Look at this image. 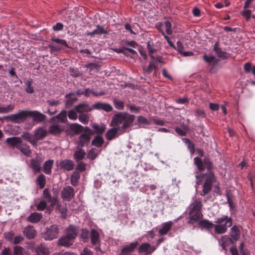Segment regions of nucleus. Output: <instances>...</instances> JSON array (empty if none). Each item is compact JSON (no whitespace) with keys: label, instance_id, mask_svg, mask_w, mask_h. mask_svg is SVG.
<instances>
[{"label":"nucleus","instance_id":"f257e3e1","mask_svg":"<svg viewBox=\"0 0 255 255\" xmlns=\"http://www.w3.org/2000/svg\"><path fill=\"white\" fill-rule=\"evenodd\" d=\"M135 120V116L127 112H118L113 115L110 126H116L124 133L130 128Z\"/></svg>","mask_w":255,"mask_h":255},{"label":"nucleus","instance_id":"f03ea898","mask_svg":"<svg viewBox=\"0 0 255 255\" xmlns=\"http://www.w3.org/2000/svg\"><path fill=\"white\" fill-rule=\"evenodd\" d=\"M78 234L77 227L70 225L65 229V235L58 239V245L65 247H70L75 242V240Z\"/></svg>","mask_w":255,"mask_h":255},{"label":"nucleus","instance_id":"7ed1b4c3","mask_svg":"<svg viewBox=\"0 0 255 255\" xmlns=\"http://www.w3.org/2000/svg\"><path fill=\"white\" fill-rule=\"evenodd\" d=\"M59 230L58 226L53 225L45 229V231L42 234V238L46 241H51L57 238Z\"/></svg>","mask_w":255,"mask_h":255},{"label":"nucleus","instance_id":"20e7f679","mask_svg":"<svg viewBox=\"0 0 255 255\" xmlns=\"http://www.w3.org/2000/svg\"><path fill=\"white\" fill-rule=\"evenodd\" d=\"M226 203L228 204L230 208L231 215H233L236 214L237 211L236 209V197L235 192L234 190H229L226 191Z\"/></svg>","mask_w":255,"mask_h":255},{"label":"nucleus","instance_id":"39448f33","mask_svg":"<svg viewBox=\"0 0 255 255\" xmlns=\"http://www.w3.org/2000/svg\"><path fill=\"white\" fill-rule=\"evenodd\" d=\"M28 117V111H22L16 114L4 117L3 119L15 123H20L25 121Z\"/></svg>","mask_w":255,"mask_h":255},{"label":"nucleus","instance_id":"423d86ee","mask_svg":"<svg viewBox=\"0 0 255 255\" xmlns=\"http://www.w3.org/2000/svg\"><path fill=\"white\" fill-rule=\"evenodd\" d=\"M86 129L89 132V134L83 133L79 136L77 140V148L87 146L90 143L91 139L90 134L92 133V130L88 127H86Z\"/></svg>","mask_w":255,"mask_h":255},{"label":"nucleus","instance_id":"0eeeda50","mask_svg":"<svg viewBox=\"0 0 255 255\" xmlns=\"http://www.w3.org/2000/svg\"><path fill=\"white\" fill-rule=\"evenodd\" d=\"M42 199L45 200L46 202H50V207L52 208L57 204L58 197L57 196H52L48 188H45L43 191Z\"/></svg>","mask_w":255,"mask_h":255},{"label":"nucleus","instance_id":"6e6552de","mask_svg":"<svg viewBox=\"0 0 255 255\" xmlns=\"http://www.w3.org/2000/svg\"><path fill=\"white\" fill-rule=\"evenodd\" d=\"M111 127L112 128L108 129L105 134V137L109 141H111L118 137L119 135L124 134L119 128L116 126Z\"/></svg>","mask_w":255,"mask_h":255},{"label":"nucleus","instance_id":"1a4fd4ad","mask_svg":"<svg viewBox=\"0 0 255 255\" xmlns=\"http://www.w3.org/2000/svg\"><path fill=\"white\" fill-rule=\"evenodd\" d=\"M61 196L64 200L70 201L75 196L74 188L70 186H66L62 189Z\"/></svg>","mask_w":255,"mask_h":255},{"label":"nucleus","instance_id":"9d476101","mask_svg":"<svg viewBox=\"0 0 255 255\" xmlns=\"http://www.w3.org/2000/svg\"><path fill=\"white\" fill-rule=\"evenodd\" d=\"M43 161V158L38 155H37L35 158L31 159V167L35 172H40L41 168V165Z\"/></svg>","mask_w":255,"mask_h":255},{"label":"nucleus","instance_id":"9b49d317","mask_svg":"<svg viewBox=\"0 0 255 255\" xmlns=\"http://www.w3.org/2000/svg\"><path fill=\"white\" fill-rule=\"evenodd\" d=\"M22 141L20 137L13 136L6 138L5 142L9 147L12 148H16L18 149L20 145L22 143Z\"/></svg>","mask_w":255,"mask_h":255},{"label":"nucleus","instance_id":"f8f14e48","mask_svg":"<svg viewBox=\"0 0 255 255\" xmlns=\"http://www.w3.org/2000/svg\"><path fill=\"white\" fill-rule=\"evenodd\" d=\"M138 245V242L135 241L130 243L128 245H126L121 250L119 255H130L133 253L135 249Z\"/></svg>","mask_w":255,"mask_h":255},{"label":"nucleus","instance_id":"ddd939ff","mask_svg":"<svg viewBox=\"0 0 255 255\" xmlns=\"http://www.w3.org/2000/svg\"><path fill=\"white\" fill-rule=\"evenodd\" d=\"M47 131L42 127H39L36 128L34 131L33 137L35 140V145H37V141L41 140L46 136Z\"/></svg>","mask_w":255,"mask_h":255},{"label":"nucleus","instance_id":"4468645a","mask_svg":"<svg viewBox=\"0 0 255 255\" xmlns=\"http://www.w3.org/2000/svg\"><path fill=\"white\" fill-rule=\"evenodd\" d=\"M28 117L33 118V121L36 123L43 122L46 119V116L37 111H28Z\"/></svg>","mask_w":255,"mask_h":255},{"label":"nucleus","instance_id":"2eb2a0df","mask_svg":"<svg viewBox=\"0 0 255 255\" xmlns=\"http://www.w3.org/2000/svg\"><path fill=\"white\" fill-rule=\"evenodd\" d=\"M156 249V246H151L150 244L145 243L142 244L138 248L139 253H145V255L151 254Z\"/></svg>","mask_w":255,"mask_h":255},{"label":"nucleus","instance_id":"dca6fc26","mask_svg":"<svg viewBox=\"0 0 255 255\" xmlns=\"http://www.w3.org/2000/svg\"><path fill=\"white\" fill-rule=\"evenodd\" d=\"M202 214L201 211H190L189 212V221L188 223L189 224H193L194 223L199 221L202 217Z\"/></svg>","mask_w":255,"mask_h":255},{"label":"nucleus","instance_id":"f3484780","mask_svg":"<svg viewBox=\"0 0 255 255\" xmlns=\"http://www.w3.org/2000/svg\"><path fill=\"white\" fill-rule=\"evenodd\" d=\"M93 109V106L91 107L86 103L80 104L75 107V110L79 114L88 113Z\"/></svg>","mask_w":255,"mask_h":255},{"label":"nucleus","instance_id":"a211bd4d","mask_svg":"<svg viewBox=\"0 0 255 255\" xmlns=\"http://www.w3.org/2000/svg\"><path fill=\"white\" fill-rule=\"evenodd\" d=\"M74 162L68 159L61 160L59 163V166L61 168L68 171L72 170L74 168Z\"/></svg>","mask_w":255,"mask_h":255},{"label":"nucleus","instance_id":"6ab92c4d","mask_svg":"<svg viewBox=\"0 0 255 255\" xmlns=\"http://www.w3.org/2000/svg\"><path fill=\"white\" fill-rule=\"evenodd\" d=\"M23 233L27 239H32L35 237L36 231L33 226L29 225L24 228Z\"/></svg>","mask_w":255,"mask_h":255},{"label":"nucleus","instance_id":"aec40b11","mask_svg":"<svg viewBox=\"0 0 255 255\" xmlns=\"http://www.w3.org/2000/svg\"><path fill=\"white\" fill-rule=\"evenodd\" d=\"M102 34H108V32L106 30L103 26L100 25H97L96 26V28L93 31H88L86 33V35L90 36L92 37H94L96 35H101Z\"/></svg>","mask_w":255,"mask_h":255},{"label":"nucleus","instance_id":"412c9836","mask_svg":"<svg viewBox=\"0 0 255 255\" xmlns=\"http://www.w3.org/2000/svg\"><path fill=\"white\" fill-rule=\"evenodd\" d=\"M64 130L62 126L59 125H51L49 127L48 132L53 135H59Z\"/></svg>","mask_w":255,"mask_h":255},{"label":"nucleus","instance_id":"4be33fe9","mask_svg":"<svg viewBox=\"0 0 255 255\" xmlns=\"http://www.w3.org/2000/svg\"><path fill=\"white\" fill-rule=\"evenodd\" d=\"M93 108L97 110H103L107 112H111L113 108L109 104L105 103H97L93 105Z\"/></svg>","mask_w":255,"mask_h":255},{"label":"nucleus","instance_id":"5701e85b","mask_svg":"<svg viewBox=\"0 0 255 255\" xmlns=\"http://www.w3.org/2000/svg\"><path fill=\"white\" fill-rule=\"evenodd\" d=\"M90 239L93 245H99L100 244V235L97 230L95 229L91 230Z\"/></svg>","mask_w":255,"mask_h":255},{"label":"nucleus","instance_id":"b1692460","mask_svg":"<svg viewBox=\"0 0 255 255\" xmlns=\"http://www.w3.org/2000/svg\"><path fill=\"white\" fill-rule=\"evenodd\" d=\"M231 242L232 243H234V242H236L237 240H238L240 234V231L239 230L238 227L234 225L231 229Z\"/></svg>","mask_w":255,"mask_h":255},{"label":"nucleus","instance_id":"393cba45","mask_svg":"<svg viewBox=\"0 0 255 255\" xmlns=\"http://www.w3.org/2000/svg\"><path fill=\"white\" fill-rule=\"evenodd\" d=\"M36 255H49V251L44 245H40L35 248Z\"/></svg>","mask_w":255,"mask_h":255},{"label":"nucleus","instance_id":"a878e982","mask_svg":"<svg viewBox=\"0 0 255 255\" xmlns=\"http://www.w3.org/2000/svg\"><path fill=\"white\" fill-rule=\"evenodd\" d=\"M42 218L41 213L34 212L31 213L27 218V221L31 223H37L39 222Z\"/></svg>","mask_w":255,"mask_h":255},{"label":"nucleus","instance_id":"bb28decb","mask_svg":"<svg viewBox=\"0 0 255 255\" xmlns=\"http://www.w3.org/2000/svg\"><path fill=\"white\" fill-rule=\"evenodd\" d=\"M173 222L169 221L165 222L162 225V228L159 230L160 235H165L171 230Z\"/></svg>","mask_w":255,"mask_h":255},{"label":"nucleus","instance_id":"cd10ccee","mask_svg":"<svg viewBox=\"0 0 255 255\" xmlns=\"http://www.w3.org/2000/svg\"><path fill=\"white\" fill-rule=\"evenodd\" d=\"M77 150L74 153V158L76 162H79L83 159L86 155L85 151L82 149V147L77 148Z\"/></svg>","mask_w":255,"mask_h":255},{"label":"nucleus","instance_id":"c85d7f7f","mask_svg":"<svg viewBox=\"0 0 255 255\" xmlns=\"http://www.w3.org/2000/svg\"><path fill=\"white\" fill-rule=\"evenodd\" d=\"M202 206L201 201L198 199H195L189 206L190 211H201Z\"/></svg>","mask_w":255,"mask_h":255},{"label":"nucleus","instance_id":"c756f323","mask_svg":"<svg viewBox=\"0 0 255 255\" xmlns=\"http://www.w3.org/2000/svg\"><path fill=\"white\" fill-rule=\"evenodd\" d=\"M18 149L21 152H22L24 155L26 156H30L31 154V151L30 149V146L26 143L22 142V143L20 145Z\"/></svg>","mask_w":255,"mask_h":255},{"label":"nucleus","instance_id":"7c9ffc66","mask_svg":"<svg viewBox=\"0 0 255 255\" xmlns=\"http://www.w3.org/2000/svg\"><path fill=\"white\" fill-rule=\"evenodd\" d=\"M53 162V160L51 159L45 162L43 166V171L45 174H51Z\"/></svg>","mask_w":255,"mask_h":255},{"label":"nucleus","instance_id":"2f4dec72","mask_svg":"<svg viewBox=\"0 0 255 255\" xmlns=\"http://www.w3.org/2000/svg\"><path fill=\"white\" fill-rule=\"evenodd\" d=\"M55 206H56V210L59 211L61 214V217L65 218L67 211L66 205L59 204L58 201L57 204Z\"/></svg>","mask_w":255,"mask_h":255},{"label":"nucleus","instance_id":"473e14b6","mask_svg":"<svg viewBox=\"0 0 255 255\" xmlns=\"http://www.w3.org/2000/svg\"><path fill=\"white\" fill-rule=\"evenodd\" d=\"M104 142L103 137L100 135H96L92 141V144L97 147H101Z\"/></svg>","mask_w":255,"mask_h":255},{"label":"nucleus","instance_id":"72a5a7b5","mask_svg":"<svg viewBox=\"0 0 255 255\" xmlns=\"http://www.w3.org/2000/svg\"><path fill=\"white\" fill-rule=\"evenodd\" d=\"M92 127L94 129L95 132L98 134L103 133L106 128V126L104 124L98 125L93 124L92 125Z\"/></svg>","mask_w":255,"mask_h":255},{"label":"nucleus","instance_id":"f704fd0d","mask_svg":"<svg viewBox=\"0 0 255 255\" xmlns=\"http://www.w3.org/2000/svg\"><path fill=\"white\" fill-rule=\"evenodd\" d=\"M21 138H23L24 140H27L29 141L32 145L35 146V140L34 139L33 135H32L28 132H23L20 137Z\"/></svg>","mask_w":255,"mask_h":255},{"label":"nucleus","instance_id":"c9c22d12","mask_svg":"<svg viewBox=\"0 0 255 255\" xmlns=\"http://www.w3.org/2000/svg\"><path fill=\"white\" fill-rule=\"evenodd\" d=\"M199 226L202 229H206L209 230L212 229L214 225L208 220H203L199 222Z\"/></svg>","mask_w":255,"mask_h":255},{"label":"nucleus","instance_id":"e433bc0d","mask_svg":"<svg viewBox=\"0 0 255 255\" xmlns=\"http://www.w3.org/2000/svg\"><path fill=\"white\" fill-rule=\"evenodd\" d=\"M153 69H155L154 60L150 61L149 64L147 67H143V72L145 75L150 74L152 72Z\"/></svg>","mask_w":255,"mask_h":255},{"label":"nucleus","instance_id":"4c0bfd02","mask_svg":"<svg viewBox=\"0 0 255 255\" xmlns=\"http://www.w3.org/2000/svg\"><path fill=\"white\" fill-rule=\"evenodd\" d=\"M36 184L40 189H43L46 184V178L44 175L41 174L36 179Z\"/></svg>","mask_w":255,"mask_h":255},{"label":"nucleus","instance_id":"58836bf2","mask_svg":"<svg viewBox=\"0 0 255 255\" xmlns=\"http://www.w3.org/2000/svg\"><path fill=\"white\" fill-rule=\"evenodd\" d=\"M66 97L67 98V100L66 102L67 107H71L73 103L77 100V98L73 96V94H67Z\"/></svg>","mask_w":255,"mask_h":255},{"label":"nucleus","instance_id":"ea45409f","mask_svg":"<svg viewBox=\"0 0 255 255\" xmlns=\"http://www.w3.org/2000/svg\"><path fill=\"white\" fill-rule=\"evenodd\" d=\"M90 114L88 113L86 114H80L79 116V121L84 125L88 124L90 120Z\"/></svg>","mask_w":255,"mask_h":255},{"label":"nucleus","instance_id":"a19ab883","mask_svg":"<svg viewBox=\"0 0 255 255\" xmlns=\"http://www.w3.org/2000/svg\"><path fill=\"white\" fill-rule=\"evenodd\" d=\"M80 178V174L78 171H74L71 177V183L73 186H76Z\"/></svg>","mask_w":255,"mask_h":255},{"label":"nucleus","instance_id":"79ce46f5","mask_svg":"<svg viewBox=\"0 0 255 255\" xmlns=\"http://www.w3.org/2000/svg\"><path fill=\"white\" fill-rule=\"evenodd\" d=\"M223 222V219L221 218L218 220V224L214 225L215 231L216 233L218 234H221L223 233V225L221 223Z\"/></svg>","mask_w":255,"mask_h":255},{"label":"nucleus","instance_id":"37998d69","mask_svg":"<svg viewBox=\"0 0 255 255\" xmlns=\"http://www.w3.org/2000/svg\"><path fill=\"white\" fill-rule=\"evenodd\" d=\"M99 152L98 149L96 148H92L90 151L88 152L87 157L91 160L95 159L97 156H98Z\"/></svg>","mask_w":255,"mask_h":255},{"label":"nucleus","instance_id":"c03bdc74","mask_svg":"<svg viewBox=\"0 0 255 255\" xmlns=\"http://www.w3.org/2000/svg\"><path fill=\"white\" fill-rule=\"evenodd\" d=\"M214 51L216 55L219 57H223V52L222 51L221 47L220 46L219 42L215 43L214 46Z\"/></svg>","mask_w":255,"mask_h":255},{"label":"nucleus","instance_id":"a18cd8bd","mask_svg":"<svg viewBox=\"0 0 255 255\" xmlns=\"http://www.w3.org/2000/svg\"><path fill=\"white\" fill-rule=\"evenodd\" d=\"M203 59L206 62L209 63V64H213L215 65L218 61V60L215 56L213 55L208 56L206 54L203 56Z\"/></svg>","mask_w":255,"mask_h":255},{"label":"nucleus","instance_id":"49530a36","mask_svg":"<svg viewBox=\"0 0 255 255\" xmlns=\"http://www.w3.org/2000/svg\"><path fill=\"white\" fill-rule=\"evenodd\" d=\"M113 103L116 109L119 110H124L125 106L124 102L115 99L113 100Z\"/></svg>","mask_w":255,"mask_h":255},{"label":"nucleus","instance_id":"de8ad7c7","mask_svg":"<svg viewBox=\"0 0 255 255\" xmlns=\"http://www.w3.org/2000/svg\"><path fill=\"white\" fill-rule=\"evenodd\" d=\"M194 161L195 164L197 165L199 170L202 171L204 170L205 167L203 165V161L200 158L196 157L194 158Z\"/></svg>","mask_w":255,"mask_h":255},{"label":"nucleus","instance_id":"09e8293b","mask_svg":"<svg viewBox=\"0 0 255 255\" xmlns=\"http://www.w3.org/2000/svg\"><path fill=\"white\" fill-rule=\"evenodd\" d=\"M14 106L13 105H9L5 107H0V113L5 114L10 112L14 109Z\"/></svg>","mask_w":255,"mask_h":255},{"label":"nucleus","instance_id":"8fccbe9b","mask_svg":"<svg viewBox=\"0 0 255 255\" xmlns=\"http://www.w3.org/2000/svg\"><path fill=\"white\" fill-rule=\"evenodd\" d=\"M233 224V220L231 217L224 216V233L226 231V227H230Z\"/></svg>","mask_w":255,"mask_h":255},{"label":"nucleus","instance_id":"3c124183","mask_svg":"<svg viewBox=\"0 0 255 255\" xmlns=\"http://www.w3.org/2000/svg\"><path fill=\"white\" fill-rule=\"evenodd\" d=\"M26 86H27L25 91L26 93L28 94H32L34 92V89L32 87V80H27L25 82Z\"/></svg>","mask_w":255,"mask_h":255},{"label":"nucleus","instance_id":"603ef678","mask_svg":"<svg viewBox=\"0 0 255 255\" xmlns=\"http://www.w3.org/2000/svg\"><path fill=\"white\" fill-rule=\"evenodd\" d=\"M47 206V202L45 200H43L42 198L39 203L37 205L36 208L39 211H43Z\"/></svg>","mask_w":255,"mask_h":255},{"label":"nucleus","instance_id":"864d4df0","mask_svg":"<svg viewBox=\"0 0 255 255\" xmlns=\"http://www.w3.org/2000/svg\"><path fill=\"white\" fill-rule=\"evenodd\" d=\"M212 185L208 181H205L204 185L202 192L204 195L209 192L211 189Z\"/></svg>","mask_w":255,"mask_h":255},{"label":"nucleus","instance_id":"5fc2aeb1","mask_svg":"<svg viewBox=\"0 0 255 255\" xmlns=\"http://www.w3.org/2000/svg\"><path fill=\"white\" fill-rule=\"evenodd\" d=\"M89 232L86 229H83L81 234V237L84 242H87L89 239Z\"/></svg>","mask_w":255,"mask_h":255},{"label":"nucleus","instance_id":"6e6d98bb","mask_svg":"<svg viewBox=\"0 0 255 255\" xmlns=\"http://www.w3.org/2000/svg\"><path fill=\"white\" fill-rule=\"evenodd\" d=\"M56 118L62 123H65L67 121L66 112L62 111L59 114L57 115Z\"/></svg>","mask_w":255,"mask_h":255},{"label":"nucleus","instance_id":"4d7b16f0","mask_svg":"<svg viewBox=\"0 0 255 255\" xmlns=\"http://www.w3.org/2000/svg\"><path fill=\"white\" fill-rule=\"evenodd\" d=\"M252 10L250 9H244L242 12L241 14L245 18L247 21L249 20L251 17Z\"/></svg>","mask_w":255,"mask_h":255},{"label":"nucleus","instance_id":"13d9d810","mask_svg":"<svg viewBox=\"0 0 255 255\" xmlns=\"http://www.w3.org/2000/svg\"><path fill=\"white\" fill-rule=\"evenodd\" d=\"M82 126L78 124H73L71 125V129L75 131L76 133H78L81 131Z\"/></svg>","mask_w":255,"mask_h":255},{"label":"nucleus","instance_id":"bf43d9fd","mask_svg":"<svg viewBox=\"0 0 255 255\" xmlns=\"http://www.w3.org/2000/svg\"><path fill=\"white\" fill-rule=\"evenodd\" d=\"M86 164L82 161H80L77 164L76 167V171L78 172H83L86 170Z\"/></svg>","mask_w":255,"mask_h":255},{"label":"nucleus","instance_id":"052dcab7","mask_svg":"<svg viewBox=\"0 0 255 255\" xmlns=\"http://www.w3.org/2000/svg\"><path fill=\"white\" fill-rule=\"evenodd\" d=\"M206 179L205 181H208L210 184H212V183L215 180V177L214 175L211 172H210L206 174Z\"/></svg>","mask_w":255,"mask_h":255},{"label":"nucleus","instance_id":"680f3d73","mask_svg":"<svg viewBox=\"0 0 255 255\" xmlns=\"http://www.w3.org/2000/svg\"><path fill=\"white\" fill-rule=\"evenodd\" d=\"M163 25L165 27V30L166 33L170 35L172 33V30H171V24L170 22L168 20H166L164 22Z\"/></svg>","mask_w":255,"mask_h":255},{"label":"nucleus","instance_id":"e2e57ef3","mask_svg":"<svg viewBox=\"0 0 255 255\" xmlns=\"http://www.w3.org/2000/svg\"><path fill=\"white\" fill-rule=\"evenodd\" d=\"M127 107L131 112L135 113H138L141 110L139 107H135L133 105L128 104Z\"/></svg>","mask_w":255,"mask_h":255},{"label":"nucleus","instance_id":"0e129e2a","mask_svg":"<svg viewBox=\"0 0 255 255\" xmlns=\"http://www.w3.org/2000/svg\"><path fill=\"white\" fill-rule=\"evenodd\" d=\"M23 248L20 246H15L13 249V255H23Z\"/></svg>","mask_w":255,"mask_h":255},{"label":"nucleus","instance_id":"69168bd1","mask_svg":"<svg viewBox=\"0 0 255 255\" xmlns=\"http://www.w3.org/2000/svg\"><path fill=\"white\" fill-rule=\"evenodd\" d=\"M253 66L251 62L246 63L244 65V69L246 73H250L251 72Z\"/></svg>","mask_w":255,"mask_h":255},{"label":"nucleus","instance_id":"338daca9","mask_svg":"<svg viewBox=\"0 0 255 255\" xmlns=\"http://www.w3.org/2000/svg\"><path fill=\"white\" fill-rule=\"evenodd\" d=\"M203 163L205 168L206 167L208 169H210L212 168V163L211 162L210 159L208 157H206L204 158Z\"/></svg>","mask_w":255,"mask_h":255},{"label":"nucleus","instance_id":"774afa93","mask_svg":"<svg viewBox=\"0 0 255 255\" xmlns=\"http://www.w3.org/2000/svg\"><path fill=\"white\" fill-rule=\"evenodd\" d=\"M70 73L71 76L73 77H78L82 75V73L79 71L73 68L70 69Z\"/></svg>","mask_w":255,"mask_h":255}]
</instances>
